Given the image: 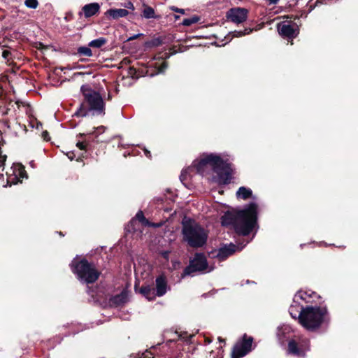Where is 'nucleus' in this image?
<instances>
[{"mask_svg":"<svg viewBox=\"0 0 358 358\" xmlns=\"http://www.w3.org/2000/svg\"><path fill=\"white\" fill-rule=\"evenodd\" d=\"M209 169L213 170L217 176L212 180L218 185L227 184L231 179V168L229 164L224 162L219 155L206 154L201 156L193 162L192 166L182 171L180 178L181 181L187 179L194 170L196 173L204 175Z\"/></svg>","mask_w":358,"mask_h":358,"instance_id":"f257e3e1","label":"nucleus"},{"mask_svg":"<svg viewBox=\"0 0 358 358\" xmlns=\"http://www.w3.org/2000/svg\"><path fill=\"white\" fill-rule=\"evenodd\" d=\"M257 219V205L251 203L244 209L226 213L222 217L223 226H231L236 233L249 234L255 227Z\"/></svg>","mask_w":358,"mask_h":358,"instance_id":"f03ea898","label":"nucleus"},{"mask_svg":"<svg viewBox=\"0 0 358 358\" xmlns=\"http://www.w3.org/2000/svg\"><path fill=\"white\" fill-rule=\"evenodd\" d=\"M80 90L84 100L75 115L80 117L104 115L105 103L101 96L88 85H83Z\"/></svg>","mask_w":358,"mask_h":358,"instance_id":"7ed1b4c3","label":"nucleus"},{"mask_svg":"<svg viewBox=\"0 0 358 358\" xmlns=\"http://www.w3.org/2000/svg\"><path fill=\"white\" fill-rule=\"evenodd\" d=\"M327 310L324 307L307 306L301 308L298 316L299 323L307 330L314 331L326 322Z\"/></svg>","mask_w":358,"mask_h":358,"instance_id":"20e7f679","label":"nucleus"},{"mask_svg":"<svg viewBox=\"0 0 358 358\" xmlns=\"http://www.w3.org/2000/svg\"><path fill=\"white\" fill-rule=\"evenodd\" d=\"M182 234L184 240L192 247L202 246L207 239L205 230L192 220L182 222Z\"/></svg>","mask_w":358,"mask_h":358,"instance_id":"39448f33","label":"nucleus"},{"mask_svg":"<svg viewBox=\"0 0 358 358\" xmlns=\"http://www.w3.org/2000/svg\"><path fill=\"white\" fill-rule=\"evenodd\" d=\"M73 272L76 273L78 279L87 284L94 282L99 276V272L94 266L87 261L83 259L79 262L73 260L71 264Z\"/></svg>","mask_w":358,"mask_h":358,"instance_id":"423d86ee","label":"nucleus"},{"mask_svg":"<svg viewBox=\"0 0 358 358\" xmlns=\"http://www.w3.org/2000/svg\"><path fill=\"white\" fill-rule=\"evenodd\" d=\"M213 269V268L208 266L205 255L196 253L190 261L189 265L184 270L183 275H190L196 271L210 272Z\"/></svg>","mask_w":358,"mask_h":358,"instance_id":"0eeeda50","label":"nucleus"},{"mask_svg":"<svg viewBox=\"0 0 358 358\" xmlns=\"http://www.w3.org/2000/svg\"><path fill=\"white\" fill-rule=\"evenodd\" d=\"M277 29L280 36L289 39H293L299 34V29L297 24L291 20H284L277 24Z\"/></svg>","mask_w":358,"mask_h":358,"instance_id":"6e6552de","label":"nucleus"},{"mask_svg":"<svg viewBox=\"0 0 358 358\" xmlns=\"http://www.w3.org/2000/svg\"><path fill=\"white\" fill-rule=\"evenodd\" d=\"M309 350V341L306 338L291 340L288 343V352L297 357H303Z\"/></svg>","mask_w":358,"mask_h":358,"instance_id":"1a4fd4ad","label":"nucleus"},{"mask_svg":"<svg viewBox=\"0 0 358 358\" xmlns=\"http://www.w3.org/2000/svg\"><path fill=\"white\" fill-rule=\"evenodd\" d=\"M252 338L248 337L245 334L243 336V340L238 342L234 347L231 357L241 358L247 355L252 348Z\"/></svg>","mask_w":358,"mask_h":358,"instance_id":"9d476101","label":"nucleus"},{"mask_svg":"<svg viewBox=\"0 0 358 358\" xmlns=\"http://www.w3.org/2000/svg\"><path fill=\"white\" fill-rule=\"evenodd\" d=\"M248 10L243 8H231L227 13V18L236 23L240 24L245 22L247 20Z\"/></svg>","mask_w":358,"mask_h":358,"instance_id":"9b49d317","label":"nucleus"},{"mask_svg":"<svg viewBox=\"0 0 358 358\" xmlns=\"http://www.w3.org/2000/svg\"><path fill=\"white\" fill-rule=\"evenodd\" d=\"M243 247L244 246L238 247L232 243L225 245L220 248L217 257L220 260H224L229 256L233 255L236 251L241 250L243 248Z\"/></svg>","mask_w":358,"mask_h":358,"instance_id":"f8f14e48","label":"nucleus"},{"mask_svg":"<svg viewBox=\"0 0 358 358\" xmlns=\"http://www.w3.org/2000/svg\"><path fill=\"white\" fill-rule=\"evenodd\" d=\"M155 282H156V295L157 296H164L166 293L167 289H168L167 280H166V277L163 275H159L156 278Z\"/></svg>","mask_w":358,"mask_h":358,"instance_id":"ddd939ff","label":"nucleus"},{"mask_svg":"<svg viewBox=\"0 0 358 358\" xmlns=\"http://www.w3.org/2000/svg\"><path fill=\"white\" fill-rule=\"evenodd\" d=\"M169 334H171V338L169 339V341H174L179 338L187 341L192 336V335L188 334L186 331H178L177 330L174 331L171 330L166 331H165L164 336L167 338Z\"/></svg>","mask_w":358,"mask_h":358,"instance_id":"4468645a","label":"nucleus"},{"mask_svg":"<svg viewBox=\"0 0 358 358\" xmlns=\"http://www.w3.org/2000/svg\"><path fill=\"white\" fill-rule=\"evenodd\" d=\"M129 15V11L124 8H111L108 9L105 15L109 17L113 20H117L121 17H127Z\"/></svg>","mask_w":358,"mask_h":358,"instance_id":"2eb2a0df","label":"nucleus"},{"mask_svg":"<svg viewBox=\"0 0 358 358\" xmlns=\"http://www.w3.org/2000/svg\"><path fill=\"white\" fill-rule=\"evenodd\" d=\"M99 10L100 5L98 3L86 4L82 8V11L83 12L85 17L87 18L95 15L99 13Z\"/></svg>","mask_w":358,"mask_h":358,"instance_id":"dca6fc26","label":"nucleus"},{"mask_svg":"<svg viewBox=\"0 0 358 358\" xmlns=\"http://www.w3.org/2000/svg\"><path fill=\"white\" fill-rule=\"evenodd\" d=\"M291 331L292 328L289 325L284 324L280 327L277 332V336L278 337L279 341L281 343H284L287 338V335L289 334Z\"/></svg>","mask_w":358,"mask_h":358,"instance_id":"f3484780","label":"nucleus"},{"mask_svg":"<svg viewBox=\"0 0 358 358\" xmlns=\"http://www.w3.org/2000/svg\"><path fill=\"white\" fill-rule=\"evenodd\" d=\"M138 292L149 301L153 300L157 296L155 289L149 285L141 287Z\"/></svg>","mask_w":358,"mask_h":358,"instance_id":"a211bd4d","label":"nucleus"},{"mask_svg":"<svg viewBox=\"0 0 358 358\" xmlns=\"http://www.w3.org/2000/svg\"><path fill=\"white\" fill-rule=\"evenodd\" d=\"M252 194V192L250 188H247L245 187H241L236 192V196L238 199H241L243 200H246L248 198L251 197Z\"/></svg>","mask_w":358,"mask_h":358,"instance_id":"6ab92c4d","label":"nucleus"},{"mask_svg":"<svg viewBox=\"0 0 358 358\" xmlns=\"http://www.w3.org/2000/svg\"><path fill=\"white\" fill-rule=\"evenodd\" d=\"M143 10L142 11V13H143L142 15L143 17H145L146 19H151V18L157 17V16L155 15V11L152 7L148 6L145 3H143Z\"/></svg>","mask_w":358,"mask_h":358,"instance_id":"aec40b11","label":"nucleus"},{"mask_svg":"<svg viewBox=\"0 0 358 358\" xmlns=\"http://www.w3.org/2000/svg\"><path fill=\"white\" fill-rule=\"evenodd\" d=\"M136 219H138L143 225H148V226H152L154 227H159L162 225L161 223L159 224H153L150 222L148 220L145 219V217L143 215V213L142 211H139L137 213L136 215Z\"/></svg>","mask_w":358,"mask_h":358,"instance_id":"412c9836","label":"nucleus"},{"mask_svg":"<svg viewBox=\"0 0 358 358\" xmlns=\"http://www.w3.org/2000/svg\"><path fill=\"white\" fill-rule=\"evenodd\" d=\"M313 292H306V291H300L299 292L294 296V301H296L298 299H301V300L308 303L310 302L309 299L311 297Z\"/></svg>","mask_w":358,"mask_h":358,"instance_id":"4be33fe9","label":"nucleus"},{"mask_svg":"<svg viewBox=\"0 0 358 358\" xmlns=\"http://www.w3.org/2000/svg\"><path fill=\"white\" fill-rule=\"evenodd\" d=\"M106 43L107 40L103 37H101L97 39L92 40L89 43L88 45L91 48H99L104 45Z\"/></svg>","mask_w":358,"mask_h":358,"instance_id":"5701e85b","label":"nucleus"},{"mask_svg":"<svg viewBox=\"0 0 358 358\" xmlns=\"http://www.w3.org/2000/svg\"><path fill=\"white\" fill-rule=\"evenodd\" d=\"M14 170L13 173L15 176V178L20 177V178H24L25 176V171L24 167L20 164H16L14 166Z\"/></svg>","mask_w":358,"mask_h":358,"instance_id":"b1692460","label":"nucleus"},{"mask_svg":"<svg viewBox=\"0 0 358 358\" xmlns=\"http://www.w3.org/2000/svg\"><path fill=\"white\" fill-rule=\"evenodd\" d=\"M199 20H200V17L199 16L194 15L190 18L184 19L182 22V24L183 26L188 27L193 24L197 23Z\"/></svg>","mask_w":358,"mask_h":358,"instance_id":"393cba45","label":"nucleus"},{"mask_svg":"<svg viewBox=\"0 0 358 358\" xmlns=\"http://www.w3.org/2000/svg\"><path fill=\"white\" fill-rule=\"evenodd\" d=\"M91 47L82 46L78 48V53L83 56L92 57V51L90 49Z\"/></svg>","mask_w":358,"mask_h":358,"instance_id":"a878e982","label":"nucleus"},{"mask_svg":"<svg viewBox=\"0 0 358 358\" xmlns=\"http://www.w3.org/2000/svg\"><path fill=\"white\" fill-rule=\"evenodd\" d=\"M252 31V29L249 28H246L243 31H235L233 32V36L236 37H241L250 34Z\"/></svg>","mask_w":358,"mask_h":358,"instance_id":"bb28decb","label":"nucleus"},{"mask_svg":"<svg viewBox=\"0 0 358 358\" xmlns=\"http://www.w3.org/2000/svg\"><path fill=\"white\" fill-rule=\"evenodd\" d=\"M24 5L29 8L35 9L38 6V2L37 0H25Z\"/></svg>","mask_w":358,"mask_h":358,"instance_id":"cd10ccee","label":"nucleus"},{"mask_svg":"<svg viewBox=\"0 0 358 358\" xmlns=\"http://www.w3.org/2000/svg\"><path fill=\"white\" fill-rule=\"evenodd\" d=\"M6 156L1 155L0 154V176H3V173L4 171V163L6 162Z\"/></svg>","mask_w":358,"mask_h":358,"instance_id":"c85d7f7f","label":"nucleus"},{"mask_svg":"<svg viewBox=\"0 0 358 358\" xmlns=\"http://www.w3.org/2000/svg\"><path fill=\"white\" fill-rule=\"evenodd\" d=\"M168 65L166 62H162L159 67H157V73H163L167 68Z\"/></svg>","mask_w":358,"mask_h":358,"instance_id":"c756f323","label":"nucleus"},{"mask_svg":"<svg viewBox=\"0 0 358 358\" xmlns=\"http://www.w3.org/2000/svg\"><path fill=\"white\" fill-rule=\"evenodd\" d=\"M138 358H155L152 354L151 352L150 351H145V352H143L141 357H138Z\"/></svg>","mask_w":358,"mask_h":358,"instance_id":"7c9ffc66","label":"nucleus"},{"mask_svg":"<svg viewBox=\"0 0 358 358\" xmlns=\"http://www.w3.org/2000/svg\"><path fill=\"white\" fill-rule=\"evenodd\" d=\"M10 55H11L10 52L9 50H3V52H2V56H3V57L5 59H6L7 61H9V60H10Z\"/></svg>","mask_w":358,"mask_h":358,"instance_id":"2f4dec72","label":"nucleus"},{"mask_svg":"<svg viewBox=\"0 0 358 358\" xmlns=\"http://www.w3.org/2000/svg\"><path fill=\"white\" fill-rule=\"evenodd\" d=\"M170 9L172 10V11H174V12H176V13H181L182 15H184L185 13V11L184 9H182V8H178L176 6H171L170 7Z\"/></svg>","mask_w":358,"mask_h":358,"instance_id":"473e14b6","label":"nucleus"},{"mask_svg":"<svg viewBox=\"0 0 358 358\" xmlns=\"http://www.w3.org/2000/svg\"><path fill=\"white\" fill-rule=\"evenodd\" d=\"M294 308L295 307L294 306H292L290 308H289V314L291 315V316L296 319L297 318V314H296V312L297 311H295L294 310Z\"/></svg>","mask_w":358,"mask_h":358,"instance_id":"72a5a7b5","label":"nucleus"},{"mask_svg":"<svg viewBox=\"0 0 358 358\" xmlns=\"http://www.w3.org/2000/svg\"><path fill=\"white\" fill-rule=\"evenodd\" d=\"M124 7L128 8V9H130L131 10H134V9H135V7H134L133 3L131 2V1H128L127 3H126L124 4Z\"/></svg>","mask_w":358,"mask_h":358,"instance_id":"f704fd0d","label":"nucleus"},{"mask_svg":"<svg viewBox=\"0 0 358 358\" xmlns=\"http://www.w3.org/2000/svg\"><path fill=\"white\" fill-rule=\"evenodd\" d=\"M77 147L79 148L80 150L85 149V145L84 144L83 142H78Z\"/></svg>","mask_w":358,"mask_h":358,"instance_id":"c9c22d12","label":"nucleus"},{"mask_svg":"<svg viewBox=\"0 0 358 358\" xmlns=\"http://www.w3.org/2000/svg\"><path fill=\"white\" fill-rule=\"evenodd\" d=\"M162 257L166 259H168L169 258V251H164L162 252Z\"/></svg>","mask_w":358,"mask_h":358,"instance_id":"e433bc0d","label":"nucleus"},{"mask_svg":"<svg viewBox=\"0 0 358 358\" xmlns=\"http://www.w3.org/2000/svg\"><path fill=\"white\" fill-rule=\"evenodd\" d=\"M48 133L47 131H43V136L45 140L48 141Z\"/></svg>","mask_w":358,"mask_h":358,"instance_id":"4c0bfd02","label":"nucleus"},{"mask_svg":"<svg viewBox=\"0 0 358 358\" xmlns=\"http://www.w3.org/2000/svg\"><path fill=\"white\" fill-rule=\"evenodd\" d=\"M271 4H275L279 0H267Z\"/></svg>","mask_w":358,"mask_h":358,"instance_id":"58836bf2","label":"nucleus"},{"mask_svg":"<svg viewBox=\"0 0 358 358\" xmlns=\"http://www.w3.org/2000/svg\"><path fill=\"white\" fill-rule=\"evenodd\" d=\"M145 155L148 157H150V153L148 150H145Z\"/></svg>","mask_w":358,"mask_h":358,"instance_id":"ea45409f","label":"nucleus"},{"mask_svg":"<svg viewBox=\"0 0 358 358\" xmlns=\"http://www.w3.org/2000/svg\"><path fill=\"white\" fill-rule=\"evenodd\" d=\"M12 178H8V183H10V185H11L12 183H15L14 181H11Z\"/></svg>","mask_w":358,"mask_h":358,"instance_id":"a19ab883","label":"nucleus"},{"mask_svg":"<svg viewBox=\"0 0 358 358\" xmlns=\"http://www.w3.org/2000/svg\"><path fill=\"white\" fill-rule=\"evenodd\" d=\"M68 157H69L71 160H72V159H73V154L68 155Z\"/></svg>","mask_w":358,"mask_h":358,"instance_id":"79ce46f5","label":"nucleus"},{"mask_svg":"<svg viewBox=\"0 0 358 358\" xmlns=\"http://www.w3.org/2000/svg\"><path fill=\"white\" fill-rule=\"evenodd\" d=\"M138 35H135V36H134L131 37L129 39H130V40H131V39H135V38H136L138 37Z\"/></svg>","mask_w":358,"mask_h":358,"instance_id":"37998d69","label":"nucleus"},{"mask_svg":"<svg viewBox=\"0 0 358 358\" xmlns=\"http://www.w3.org/2000/svg\"><path fill=\"white\" fill-rule=\"evenodd\" d=\"M30 165H31V167H33V168H34V162H30Z\"/></svg>","mask_w":358,"mask_h":358,"instance_id":"c03bdc74","label":"nucleus"},{"mask_svg":"<svg viewBox=\"0 0 358 358\" xmlns=\"http://www.w3.org/2000/svg\"><path fill=\"white\" fill-rule=\"evenodd\" d=\"M174 17L177 20H178L180 18V16L179 15H175Z\"/></svg>","mask_w":358,"mask_h":358,"instance_id":"a18cd8bd","label":"nucleus"},{"mask_svg":"<svg viewBox=\"0 0 358 358\" xmlns=\"http://www.w3.org/2000/svg\"><path fill=\"white\" fill-rule=\"evenodd\" d=\"M119 298H120V296H117V297L115 298V300H117Z\"/></svg>","mask_w":358,"mask_h":358,"instance_id":"49530a36","label":"nucleus"},{"mask_svg":"<svg viewBox=\"0 0 358 358\" xmlns=\"http://www.w3.org/2000/svg\"><path fill=\"white\" fill-rule=\"evenodd\" d=\"M219 341H220V342H222V341H222V339H221L220 338H219Z\"/></svg>","mask_w":358,"mask_h":358,"instance_id":"de8ad7c7","label":"nucleus"}]
</instances>
